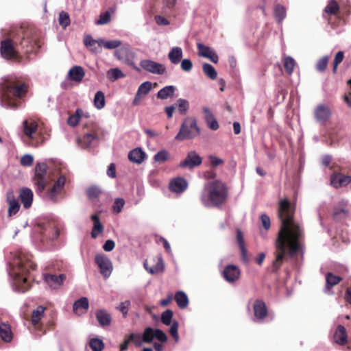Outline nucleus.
I'll return each instance as SVG.
<instances>
[{
    "label": "nucleus",
    "mask_w": 351,
    "mask_h": 351,
    "mask_svg": "<svg viewBox=\"0 0 351 351\" xmlns=\"http://www.w3.org/2000/svg\"><path fill=\"white\" fill-rule=\"evenodd\" d=\"M294 208L287 199L280 201L278 216L281 227L276 241V259L274 267L279 268L288 256L297 254L301 247L302 230L293 221Z\"/></svg>",
    "instance_id": "nucleus-1"
},
{
    "label": "nucleus",
    "mask_w": 351,
    "mask_h": 351,
    "mask_svg": "<svg viewBox=\"0 0 351 351\" xmlns=\"http://www.w3.org/2000/svg\"><path fill=\"white\" fill-rule=\"evenodd\" d=\"M36 265L32 261L31 255L24 252H17L14 257L9 269V275L14 280L15 290L25 292L29 290V285L25 276L29 269H35Z\"/></svg>",
    "instance_id": "nucleus-2"
},
{
    "label": "nucleus",
    "mask_w": 351,
    "mask_h": 351,
    "mask_svg": "<svg viewBox=\"0 0 351 351\" xmlns=\"http://www.w3.org/2000/svg\"><path fill=\"white\" fill-rule=\"evenodd\" d=\"M227 195L226 184L220 180H214L204 184L200 199L206 207H217L225 202Z\"/></svg>",
    "instance_id": "nucleus-3"
},
{
    "label": "nucleus",
    "mask_w": 351,
    "mask_h": 351,
    "mask_svg": "<svg viewBox=\"0 0 351 351\" xmlns=\"http://www.w3.org/2000/svg\"><path fill=\"white\" fill-rule=\"evenodd\" d=\"M27 92L25 84L16 85L14 83L5 85L1 93V106L5 108L16 109V104L12 100V97H22Z\"/></svg>",
    "instance_id": "nucleus-4"
},
{
    "label": "nucleus",
    "mask_w": 351,
    "mask_h": 351,
    "mask_svg": "<svg viewBox=\"0 0 351 351\" xmlns=\"http://www.w3.org/2000/svg\"><path fill=\"white\" fill-rule=\"evenodd\" d=\"M200 134V130L194 117H188L184 119L175 140L183 141L195 138Z\"/></svg>",
    "instance_id": "nucleus-5"
},
{
    "label": "nucleus",
    "mask_w": 351,
    "mask_h": 351,
    "mask_svg": "<svg viewBox=\"0 0 351 351\" xmlns=\"http://www.w3.org/2000/svg\"><path fill=\"white\" fill-rule=\"evenodd\" d=\"M47 165L44 162H38L35 167V173L33 182L36 187L38 193H43L45 190L48 180L46 176Z\"/></svg>",
    "instance_id": "nucleus-6"
},
{
    "label": "nucleus",
    "mask_w": 351,
    "mask_h": 351,
    "mask_svg": "<svg viewBox=\"0 0 351 351\" xmlns=\"http://www.w3.org/2000/svg\"><path fill=\"white\" fill-rule=\"evenodd\" d=\"M114 56L122 62L132 66L136 71H139V69L134 64L135 53L128 45L115 50Z\"/></svg>",
    "instance_id": "nucleus-7"
},
{
    "label": "nucleus",
    "mask_w": 351,
    "mask_h": 351,
    "mask_svg": "<svg viewBox=\"0 0 351 351\" xmlns=\"http://www.w3.org/2000/svg\"><path fill=\"white\" fill-rule=\"evenodd\" d=\"M95 261L102 276L104 278H109L113 270V265L110 259L106 254H99L95 256Z\"/></svg>",
    "instance_id": "nucleus-8"
},
{
    "label": "nucleus",
    "mask_w": 351,
    "mask_h": 351,
    "mask_svg": "<svg viewBox=\"0 0 351 351\" xmlns=\"http://www.w3.org/2000/svg\"><path fill=\"white\" fill-rule=\"evenodd\" d=\"M139 65L144 71L152 74L162 75H164L167 71L165 64L150 59L141 60L139 62Z\"/></svg>",
    "instance_id": "nucleus-9"
},
{
    "label": "nucleus",
    "mask_w": 351,
    "mask_h": 351,
    "mask_svg": "<svg viewBox=\"0 0 351 351\" xmlns=\"http://www.w3.org/2000/svg\"><path fill=\"white\" fill-rule=\"evenodd\" d=\"M66 182V178L64 176H61L58 178V179L55 182L52 188L49 189L46 193V197L54 202L56 203L58 202V195L63 190L64 184Z\"/></svg>",
    "instance_id": "nucleus-10"
},
{
    "label": "nucleus",
    "mask_w": 351,
    "mask_h": 351,
    "mask_svg": "<svg viewBox=\"0 0 351 351\" xmlns=\"http://www.w3.org/2000/svg\"><path fill=\"white\" fill-rule=\"evenodd\" d=\"M20 44L23 48L27 49V51L34 49L35 47H39V38L37 33L32 31H27L23 36Z\"/></svg>",
    "instance_id": "nucleus-11"
},
{
    "label": "nucleus",
    "mask_w": 351,
    "mask_h": 351,
    "mask_svg": "<svg viewBox=\"0 0 351 351\" xmlns=\"http://www.w3.org/2000/svg\"><path fill=\"white\" fill-rule=\"evenodd\" d=\"M202 162V158L195 151H191L188 152L185 159L179 164V167L192 169L199 166Z\"/></svg>",
    "instance_id": "nucleus-12"
},
{
    "label": "nucleus",
    "mask_w": 351,
    "mask_h": 351,
    "mask_svg": "<svg viewBox=\"0 0 351 351\" xmlns=\"http://www.w3.org/2000/svg\"><path fill=\"white\" fill-rule=\"evenodd\" d=\"M240 276L241 270L234 265H228L226 266L223 271V278L230 283H233L237 281L239 279Z\"/></svg>",
    "instance_id": "nucleus-13"
},
{
    "label": "nucleus",
    "mask_w": 351,
    "mask_h": 351,
    "mask_svg": "<svg viewBox=\"0 0 351 351\" xmlns=\"http://www.w3.org/2000/svg\"><path fill=\"white\" fill-rule=\"evenodd\" d=\"M197 47L198 50V55L199 56L208 58L214 63L218 62L219 57L211 47L206 46L200 43L197 44Z\"/></svg>",
    "instance_id": "nucleus-14"
},
{
    "label": "nucleus",
    "mask_w": 351,
    "mask_h": 351,
    "mask_svg": "<svg viewBox=\"0 0 351 351\" xmlns=\"http://www.w3.org/2000/svg\"><path fill=\"white\" fill-rule=\"evenodd\" d=\"M0 52L5 59H12L16 56V50L10 39L2 40L1 43Z\"/></svg>",
    "instance_id": "nucleus-15"
},
{
    "label": "nucleus",
    "mask_w": 351,
    "mask_h": 351,
    "mask_svg": "<svg viewBox=\"0 0 351 351\" xmlns=\"http://www.w3.org/2000/svg\"><path fill=\"white\" fill-rule=\"evenodd\" d=\"M6 201L8 204V216L12 217L16 215L20 209V204L18 199L15 197L13 191L10 190L7 192Z\"/></svg>",
    "instance_id": "nucleus-16"
},
{
    "label": "nucleus",
    "mask_w": 351,
    "mask_h": 351,
    "mask_svg": "<svg viewBox=\"0 0 351 351\" xmlns=\"http://www.w3.org/2000/svg\"><path fill=\"white\" fill-rule=\"evenodd\" d=\"M314 115L317 121L324 123L330 118L331 111L327 106L320 104L315 109Z\"/></svg>",
    "instance_id": "nucleus-17"
},
{
    "label": "nucleus",
    "mask_w": 351,
    "mask_h": 351,
    "mask_svg": "<svg viewBox=\"0 0 351 351\" xmlns=\"http://www.w3.org/2000/svg\"><path fill=\"white\" fill-rule=\"evenodd\" d=\"M65 278L66 277L64 274H60L58 276L53 274L44 275L45 281L51 289H58L61 286Z\"/></svg>",
    "instance_id": "nucleus-18"
},
{
    "label": "nucleus",
    "mask_w": 351,
    "mask_h": 351,
    "mask_svg": "<svg viewBox=\"0 0 351 351\" xmlns=\"http://www.w3.org/2000/svg\"><path fill=\"white\" fill-rule=\"evenodd\" d=\"M85 76V71L81 66H74L68 72V78L71 81L80 83Z\"/></svg>",
    "instance_id": "nucleus-19"
},
{
    "label": "nucleus",
    "mask_w": 351,
    "mask_h": 351,
    "mask_svg": "<svg viewBox=\"0 0 351 351\" xmlns=\"http://www.w3.org/2000/svg\"><path fill=\"white\" fill-rule=\"evenodd\" d=\"M155 265L152 267H149L147 261H145L143 263L144 268L147 271L151 274H156L159 272H162L165 269V264L161 256H157L154 258Z\"/></svg>",
    "instance_id": "nucleus-20"
},
{
    "label": "nucleus",
    "mask_w": 351,
    "mask_h": 351,
    "mask_svg": "<svg viewBox=\"0 0 351 351\" xmlns=\"http://www.w3.org/2000/svg\"><path fill=\"white\" fill-rule=\"evenodd\" d=\"M88 306L89 303L88 298L82 297L73 303V310L75 314L82 315L87 312Z\"/></svg>",
    "instance_id": "nucleus-21"
},
{
    "label": "nucleus",
    "mask_w": 351,
    "mask_h": 351,
    "mask_svg": "<svg viewBox=\"0 0 351 351\" xmlns=\"http://www.w3.org/2000/svg\"><path fill=\"white\" fill-rule=\"evenodd\" d=\"M82 148L92 147L97 145L99 137L97 134L92 133L85 134L81 139L78 140Z\"/></svg>",
    "instance_id": "nucleus-22"
},
{
    "label": "nucleus",
    "mask_w": 351,
    "mask_h": 351,
    "mask_svg": "<svg viewBox=\"0 0 351 351\" xmlns=\"http://www.w3.org/2000/svg\"><path fill=\"white\" fill-rule=\"evenodd\" d=\"M33 192L29 188H23L20 191L19 198L25 208L31 207L33 202Z\"/></svg>",
    "instance_id": "nucleus-23"
},
{
    "label": "nucleus",
    "mask_w": 351,
    "mask_h": 351,
    "mask_svg": "<svg viewBox=\"0 0 351 351\" xmlns=\"http://www.w3.org/2000/svg\"><path fill=\"white\" fill-rule=\"evenodd\" d=\"M330 182L335 188L344 186L351 182V176L341 173L335 174L331 176Z\"/></svg>",
    "instance_id": "nucleus-24"
},
{
    "label": "nucleus",
    "mask_w": 351,
    "mask_h": 351,
    "mask_svg": "<svg viewBox=\"0 0 351 351\" xmlns=\"http://www.w3.org/2000/svg\"><path fill=\"white\" fill-rule=\"evenodd\" d=\"M188 184L186 180L183 178H176L173 179L169 184L170 189L176 193H182L187 188Z\"/></svg>",
    "instance_id": "nucleus-25"
},
{
    "label": "nucleus",
    "mask_w": 351,
    "mask_h": 351,
    "mask_svg": "<svg viewBox=\"0 0 351 351\" xmlns=\"http://www.w3.org/2000/svg\"><path fill=\"white\" fill-rule=\"evenodd\" d=\"M146 157L145 152L141 148L136 147L131 150L128 154L129 160L136 164H141Z\"/></svg>",
    "instance_id": "nucleus-26"
},
{
    "label": "nucleus",
    "mask_w": 351,
    "mask_h": 351,
    "mask_svg": "<svg viewBox=\"0 0 351 351\" xmlns=\"http://www.w3.org/2000/svg\"><path fill=\"white\" fill-rule=\"evenodd\" d=\"M254 312L256 319H263L267 313L265 302L258 300H256L254 304Z\"/></svg>",
    "instance_id": "nucleus-27"
},
{
    "label": "nucleus",
    "mask_w": 351,
    "mask_h": 351,
    "mask_svg": "<svg viewBox=\"0 0 351 351\" xmlns=\"http://www.w3.org/2000/svg\"><path fill=\"white\" fill-rule=\"evenodd\" d=\"M84 43L93 53L101 51V43L100 39L95 40L91 36H86L84 39Z\"/></svg>",
    "instance_id": "nucleus-28"
},
{
    "label": "nucleus",
    "mask_w": 351,
    "mask_h": 351,
    "mask_svg": "<svg viewBox=\"0 0 351 351\" xmlns=\"http://www.w3.org/2000/svg\"><path fill=\"white\" fill-rule=\"evenodd\" d=\"M334 341L339 345H344L347 343V333L344 326L339 325L335 332Z\"/></svg>",
    "instance_id": "nucleus-29"
},
{
    "label": "nucleus",
    "mask_w": 351,
    "mask_h": 351,
    "mask_svg": "<svg viewBox=\"0 0 351 351\" xmlns=\"http://www.w3.org/2000/svg\"><path fill=\"white\" fill-rule=\"evenodd\" d=\"M0 337L5 342H10L13 339V333L8 324H0Z\"/></svg>",
    "instance_id": "nucleus-30"
},
{
    "label": "nucleus",
    "mask_w": 351,
    "mask_h": 351,
    "mask_svg": "<svg viewBox=\"0 0 351 351\" xmlns=\"http://www.w3.org/2000/svg\"><path fill=\"white\" fill-rule=\"evenodd\" d=\"M24 134L28 138L33 141L34 134L36 132L38 129V124L36 122L29 123L27 120L23 122Z\"/></svg>",
    "instance_id": "nucleus-31"
},
{
    "label": "nucleus",
    "mask_w": 351,
    "mask_h": 351,
    "mask_svg": "<svg viewBox=\"0 0 351 351\" xmlns=\"http://www.w3.org/2000/svg\"><path fill=\"white\" fill-rule=\"evenodd\" d=\"M182 56L183 51L182 48L180 47H174L170 50L168 58L172 64H177L180 62Z\"/></svg>",
    "instance_id": "nucleus-32"
},
{
    "label": "nucleus",
    "mask_w": 351,
    "mask_h": 351,
    "mask_svg": "<svg viewBox=\"0 0 351 351\" xmlns=\"http://www.w3.org/2000/svg\"><path fill=\"white\" fill-rule=\"evenodd\" d=\"M96 317L101 326H109L111 323V315L106 310H99L96 313Z\"/></svg>",
    "instance_id": "nucleus-33"
},
{
    "label": "nucleus",
    "mask_w": 351,
    "mask_h": 351,
    "mask_svg": "<svg viewBox=\"0 0 351 351\" xmlns=\"http://www.w3.org/2000/svg\"><path fill=\"white\" fill-rule=\"evenodd\" d=\"M91 219L94 222V226L91 231V237L93 239H96L99 234L103 232L104 226L99 221V218L97 215H93Z\"/></svg>",
    "instance_id": "nucleus-34"
},
{
    "label": "nucleus",
    "mask_w": 351,
    "mask_h": 351,
    "mask_svg": "<svg viewBox=\"0 0 351 351\" xmlns=\"http://www.w3.org/2000/svg\"><path fill=\"white\" fill-rule=\"evenodd\" d=\"M274 15L278 23H281L287 16V10L280 4H276L274 8Z\"/></svg>",
    "instance_id": "nucleus-35"
},
{
    "label": "nucleus",
    "mask_w": 351,
    "mask_h": 351,
    "mask_svg": "<svg viewBox=\"0 0 351 351\" xmlns=\"http://www.w3.org/2000/svg\"><path fill=\"white\" fill-rule=\"evenodd\" d=\"M175 90L176 87L174 86H166L158 92L157 97L160 99H166L169 97H173Z\"/></svg>",
    "instance_id": "nucleus-36"
},
{
    "label": "nucleus",
    "mask_w": 351,
    "mask_h": 351,
    "mask_svg": "<svg viewBox=\"0 0 351 351\" xmlns=\"http://www.w3.org/2000/svg\"><path fill=\"white\" fill-rule=\"evenodd\" d=\"M175 300L180 308H184L188 306L189 300L186 294L182 291H178L175 295Z\"/></svg>",
    "instance_id": "nucleus-37"
},
{
    "label": "nucleus",
    "mask_w": 351,
    "mask_h": 351,
    "mask_svg": "<svg viewBox=\"0 0 351 351\" xmlns=\"http://www.w3.org/2000/svg\"><path fill=\"white\" fill-rule=\"evenodd\" d=\"M237 239L241 252L242 258L245 262H247V250L245 247L242 232L240 230H237Z\"/></svg>",
    "instance_id": "nucleus-38"
},
{
    "label": "nucleus",
    "mask_w": 351,
    "mask_h": 351,
    "mask_svg": "<svg viewBox=\"0 0 351 351\" xmlns=\"http://www.w3.org/2000/svg\"><path fill=\"white\" fill-rule=\"evenodd\" d=\"M342 278L338 276H335L330 272L326 275V288L327 289H331L335 285H337Z\"/></svg>",
    "instance_id": "nucleus-39"
},
{
    "label": "nucleus",
    "mask_w": 351,
    "mask_h": 351,
    "mask_svg": "<svg viewBox=\"0 0 351 351\" xmlns=\"http://www.w3.org/2000/svg\"><path fill=\"white\" fill-rule=\"evenodd\" d=\"M93 102L96 108L99 110L104 108L106 104L104 93L101 90L97 91L95 95Z\"/></svg>",
    "instance_id": "nucleus-40"
},
{
    "label": "nucleus",
    "mask_w": 351,
    "mask_h": 351,
    "mask_svg": "<svg viewBox=\"0 0 351 351\" xmlns=\"http://www.w3.org/2000/svg\"><path fill=\"white\" fill-rule=\"evenodd\" d=\"M45 308L42 306H39L36 309L34 310L32 312V324L37 327L38 324L40 320L43 318L44 315Z\"/></svg>",
    "instance_id": "nucleus-41"
},
{
    "label": "nucleus",
    "mask_w": 351,
    "mask_h": 351,
    "mask_svg": "<svg viewBox=\"0 0 351 351\" xmlns=\"http://www.w3.org/2000/svg\"><path fill=\"white\" fill-rule=\"evenodd\" d=\"M202 70L204 74L210 79L214 80L217 78V73L215 69L208 63H204L202 65Z\"/></svg>",
    "instance_id": "nucleus-42"
},
{
    "label": "nucleus",
    "mask_w": 351,
    "mask_h": 351,
    "mask_svg": "<svg viewBox=\"0 0 351 351\" xmlns=\"http://www.w3.org/2000/svg\"><path fill=\"white\" fill-rule=\"evenodd\" d=\"M107 77L110 81L114 82L119 78L124 77L125 75L119 69L114 68L107 71Z\"/></svg>",
    "instance_id": "nucleus-43"
},
{
    "label": "nucleus",
    "mask_w": 351,
    "mask_h": 351,
    "mask_svg": "<svg viewBox=\"0 0 351 351\" xmlns=\"http://www.w3.org/2000/svg\"><path fill=\"white\" fill-rule=\"evenodd\" d=\"M283 62L287 74L291 75L295 66V61L291 56H286L283 59Z\"/></svg>",
    "instance_id": "nucleus-44"
},
{
    "label": "nucleus",
    "mask_w": 351,
    "mask_h": 351,
    "mask_svg": "<svg viewBox=\"0 0 351 351\" xmlns=\"http://www.w3.org/2000/svg\"><path fill=\"white\" fill-rule=\"evenodd\" d=\"M83 111L81 109H77L75 114L71 115L67 120V123L72 127L76 126L81 119Z\"/></svg>",
    "instance_id": "nucleus-45"
},
{
    "label": "nucleus",
    "mask_w": 351,
    "mask_h": 351,
    "mask_svg": "<svg viewBox=\"0 0 351 351\" xmlns=\"http://www.w3.org/2000/svg\"><path fill=\"white\" fill-rule=\"evenodd\" d=\"M100 43H101V47H104L108 49H114L121 45V41L117 39L110 40H104L100 38Z\"/></svg>",
    "instance_id": "nucleus-46"
},
{
    "label": "nucleus",
    "mask_w": 351,
    "mask_h": 351,
    "mask_svg": "<svg viewBox=\"0 0 351 351\" xmlns=\"http://www.w3.org/2000/svg\"><path fill=\"white\" fill-rule=\"evenodd\" d=\"M169 157L170 154L166 149H161L154 155V160L157 162L163 163L167 161Z\"/></svg>",
    "instance_id": "nucleus-47"
},
{
    "label": "nucleus",
    "mask_w": 351,
    "mask_h": 351,
    "mask_svg": "<svg viewBox=\"0 0 351 351\" xmlns=\"http://www.w3.org/2000/svg\"><path fill=\"white\" fill-rule=\"evenodd\" d=\"M89 346L93 351H102L104 343L102 340L98 338H93L90 340Z\"/></svg>",
    "instance_id": "nucleus-48"
},
{
    "label": "nucleus",
    "mask_w": 351,
    "mask_h": 351,
    "mask_svg": "<svg viewBox=\"0 0 351 351\" xmlns=\"http://www.w3.org/2000/svg\"><path fill=\"white\" fill-rule=\"evenodd\" d=\"M58 21L60 25L62 26L64 29H65L71 23L69 14L64 11L60 12L59 14Z\"/></svg>",
    "instance_id": "nucleus-49"
},
{
    "label": "nucleus",
    "mask_w": 351,
    "mask_h": 351,
    "mask_svg": "<svg viewBox=\"0 0 351 351\" xmlns=\"http://www.w3.org/2000/svg\"><path fill=\"white\" fill-rule=\"evenodd\" d=\"M328 60V56H324L319 58L315 64L316 70L319 72H324L327 68Z\"/></svg>",
    "instance_id": "nucleus-50"
},
{
    "label": "nucleus",
    "mask_w": 351,
    "mask_h": 351,
    "mask_svg": "<svg viewBox=\"0 0 351 351\" xmlns=\"http://www.w3.org/2000/svg\"><path fill=\"white\" fill-rule=\"evenodd\" d=\"M339 10V6L336 1L330 0L328 4L326 6L325 12L330 14H335Z\"/></svg>",
    "instance_id": "nucleus-51"
},
{
    "label": "nucleus",
    "mask_w": 351,
    "mask_h": 351,
    "mask_svg": "<svg viewBox=\"0 0 351 351\" xmlns=\"http://www.w3.org/2000/svg\"><path fill=\"white\" fill-rule=\"evenodd\" d=\"M130 340L131 342L137 346H141L143 343H144L143 335L139 333H131L128 335Z\"/></svg>",
    "instance_id": "nucleus-52"
},
{
    "label": "nucleus",
    "mask_w": 351,
    "mask_h": 351,
    "mask_svg": "<svg viewBox=\"0 0 351 351\" xmlns=\"http://www.w3.org/2000/svg\"><path fill=\"white\" fill-rule=\"evenodd\" d=\"M154 329L151 327H147L143 335L144 343H151L154 338Z\"/></svg>",
    "instance_id": "nucleus-53"
},
{
    "label": "nucleus",
    "mask_w": 351,
    "mask_h": 351,
    "mask_svg": "<svg viewBox=\"0 0 351 351\" xmlns=\"http://www.w3.org/2000/svg\"><path fill=\"white\" fill-rule=\"evenodd\" d=\"M348 213L344 208H335L333 212V218L337 221L341 220L347 217Z\"/></svg>",
    "instance_id": "nucleus-54"
},
{
    "label": "nucleus",
    "mask_w": 351,
    "mask_h": 351,
    "mask_svg": "<svg viewBox=\"0 0 351 351\" xmlns=\"http://www.w3.org/2000/svg\"><path fill=\"white\" fill-rule=\"evenodd\" d=\"M177 106H178L179 112L182 114H184L189 110V103L187 100H186L184 99H178L177 100Z\"/></svg>",
    "instance_id": "nucleus-55"
},
{
    "label": "nucleus",
    "mask_w": 351,
    "mask_h": 351,
    "mask_svg": "<svg viewBox=\"0 0 351 351\" xmlns=\"http://www.w3.org/2000/svg\"><path fill=\"white\" fill-rule=\"evenodd\" d=\"M101 190L99 187L93 186L86 190V195L90 199H94L99 197Z\"/></svg>",
    "instance_id": "nucleus-56"
},
{
    "label": "nucleus",
    "mask_w": 351,
    "mask_h": 351,
    "mask_svg": "<svg viewBox=\"0 0 351 351\" xmlns=\"http://www.w3.org/2000/svg\"><path fill=\"white\" fill-rule=\"evenodd\" d=\"M173 317V312L170 309L165 311L161 315V322L166 326L171 324Z\"/></svg>",
    "instance_id": "nucleus-57"
},
{
    "label": "nucleus",
    "mask_w": 351,
    "mask_h": 351,
    "mask_svg": "<svg viewBox=\"0 0 351 351\" xmlns=\"http://www.w3.org/2000/svg\"><path fill=\"white\" fill-rule=\"evenodd\" d=\"M152 89V83L149 81H146L142 83L139 87L138 88L137 91L138 94H141L143 95H147Z\"/></svg>",
    "instance_id": "nucleus-58"
},
{
    "label": "nucleus",
    "mask_w": 351,
    "mask_h": 351,
    "mask_svg": "<svg viewBox=\"0 0 351 351\" xmlns=\"http://www.w3.org/2000/svg\"><path fill=\"white\" fill-rule=\"evenodd\" d=\"M124 205L125 201L123 198H116L112 206L113 212L116 214L119 213L122 210Z\"/></svg>",
    "instance_id": "nucleus-59"
},
{
    "label": "nucleus",
    "mask_w": 351,
    "mask_h": 351,
    "mask_svg": "<svg viewBox=\"0 0 351 351\" xmlns=\"http://www.w3.org/2000/svg\"><path fill=\"white\" fill-rule=\"evenodd\" d=\"M344 53L340 51L337 52L333 60L332 73H336L338 65L343 61Z\"/></svg>",
    "instance_id": "nucleus-60"
},
{
    "label": "nucleus",
    "mask_w": 351,
    "mask_h": 351,
    "mask_svg": "<svg viewBox=\"0 0 351 351\" xmlns=\"http://www.w3.org/2000/svg\"><path fill=\"white\" fill-rule=\"evenodd\" d=\"M110 21V14L108 11H106V12L100 14L99 19L95 21V24L98 25H105L108 23Z\"/></svg>",
    "instance_id": "nucleus-61"
},
{
    "label": "nucleus",
    "mask_w": 351,
    "mask_h": 351,
    "mask_svg": "<svg viewBox=\"0 0 351 351\" xmlns=\"http://www.w3.org/2000/svg\"><path fill=\"white\" fill-rule=\"evenodd\" d=\"M178 322L177 321H173L171 325L169 332L172 335V337L174 338L176 341H178L179 339V335H178Z\"/></svg>",
    "instance_id": "nucleus-62"
},
{
    "label": "nucleus",
    "mask_w": 351,
    "mask_h": 351,
    "mask_svg": "<svg viewBox=\"0 0 351 351\" xmlns=\"http://www.w3.org/2000/svg\"><path fill=\"white\" fill-rule=\"evenodd\" d=\"M34 158L31 154H25L21 158V164L23 166L29 167L33 164Z\"/></svg>",
    "instance_id": "nucleus-63"
},
{
    "label": "nucleus",
    "mask_w": 351,
    "mask_h": 351,
    "mask_svg": "<svg viewBox=\"0 0 351 351\" xmlns=\"http://www.w3.org/2000/svg\"><path fill=\"white\" fill-rule=\"evenodd\" d=\"M130 304L131 303L130 300H125L124 302H121V304H119L118 309L123 313L124 317H125L128 315Z\"/></svg>",
    "instance_id": "nucleus-64"
}]
</instances>
